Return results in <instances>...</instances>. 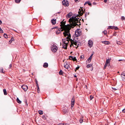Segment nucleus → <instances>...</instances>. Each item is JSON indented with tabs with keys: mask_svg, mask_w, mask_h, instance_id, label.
<instances>
[{
	"mask_svg": "<svg viewBox=\"0 0 125 125\" xmlns=\"http://www.w3.org/2000/svg\"><path fill=\"white\" fill-rule=\"evenodd\" d=\"M79 17H80L79 15H77L76 16H73L71 18H70L69 20V21L70 23V24L72 28H73L74 27L76 26L77 25L78 26L79 25L77 24V23L79 22L80 23L79 25H80V21H79Z\"/></svg>",
	"mask_w": 125,
	"mask_h": 125,
	"instance_id": "1",
	"label": "nucleus"
},
{
	"mask_svg": "<svg viewBox=\"0 0 125 125\" xmlns=\"http://www.w3.org/2000/svg\"><path fill=\"white\" fill-rule=\"evenodd\" d=\"M63 34L65 37L67 36L66 38L67 39V41H70V39L71 37V34L70 33L69 31H65V32H63Z\"/></svg>",
	"mask_w": 125,
	"mask_h": 125,
	"instance_id": "2",
	"label": "nucleus"
},
{
	"mask_svg": "<svg viewBox=\"0 0 125 125\" xmlns=\"http://www.w3.org/2000/svg\"><path fill=\"white\" fill-rule=\"evenodd\" d=\"M63 34L65 37L67 36L66 38L67 39V41H70V39L71 37V34L70 33L69 31H65V32H63Z\"/></svg>",
	"mask_w": 125,
	"mask_h": 125,
	"instance_id": "3",
	"label": "nucleus"
},
{
	"mask_svg": "<svg viewBox=\"0 0 125 125\" xmlns=\"http://www.w3.org/2000/svg\"><path fill=\"white\" fill-rule=\"evenodd\" d=\"M64 20L63 21H62L60 22L61 24L60 25L61 26V29H63L64 28L65 26V24L66 23V21H64Z\"/></svg>",
	"mask_w": 125,
	"mask_h": 125,
	"instance_id": "4",
	"label": "nucleus"
},
{
	"mask_svg": "<svg viewBox=\"0 0 125 125\" xmlns=\"http://www.w3.org/2000/svg\"><path fill=\"white\" fill-rule=\"evenodd\" d=\"M85 10H83V9L82 8H81V9H80L78 11V13L80 15L82 16L83 14L84 13Z\"/></svg>",
	"mask_w": 125,
	"mask_h": 125,
	"instance_id": "5",
	"label": "nucleus"
},
{
	"mask_svg": "<svg viewBox=\"0 0 125 125\" xmlns=\"http://www.w3.org/2000/svg\"><path fill=\"white\" fill-rule=\"evenodd\" d=\"M53 46L51 49V50L53 52H55L57 50L58 48L56 45H53Z\"/></svg>",
	"mask_w": 125,
	"mask_h": 125,
	"instance_id": "6",
	"label": "nucleus"
},
{
	"mask_svg": "<svg viewBox=\"0 0 125 125\" xmlns=\"http://www.w3.org/2000/svg\"><path fill=\"white\" fill-rule=\"evenodd\" d=\"M62 4L63 5L65 6H69V3L67 1L63 0L62 2Z\"/></svg>",
	"mask_w": 125,
	"mask_h": 125,
	"instance_id": "7",
	"label": "nucleus"
},
{
	"mask_svg": "<svg viewBox=\"0 0 125 125\" xmlns=\"http://www.w3.org/2000/svg\"><path fill=\"white\" fill-rule=\"evenodd\" d=\"M21 87L25 91H26L28 88L27 86L25 85H23Z\"/></svg>",
	"mask_w": 125,
	"mask_h": 125,
	"instance_id": "8",
	"label": "nucleus"
},
{
	"mask_svg": "<svg viewBox=\"0 0 125 125\" xmlns=\"http://www.w3.org/2000/svg\"><path fill=\"white\" fill-rule=\"evenodd\" d=\"M75 36L76 37H78L80 36L81 34V32L78 31H76L75 32Z\"/></svg>",
	"mask_w": 125,
	"mask_h": 125,
	"instance_id": "9",
	"label": "nucleus"
},
{
	"mask_svg": "<svg viewBox=\"0 0 125 125\" xmlns=\"http://www.w3.org/2000/svg\"><path fill=\"white\" fill-rule=\"evenodd\" d=\"M75 101V100L74 98V97L72 98V99L71 100V107H73V106L74 102Z\"/></svg>",
	"mask_w": 125,
	"mask_h": 125,
	"instance_id": "10",
	"label": "nucleus"
},
{
	"mask_svg": "<svg viewBox=\"0 0 125 125\" xmlns=\"http://www.w3.org/2000/svg\"><path fill=\"white\" fill-rule=\"evenodd\" d=\"M70 41H72L73 44L77 46L78 42L77 41L75 40H72V39H70Z\"/></svg>",
	"mask_w": 125,
	"mask_h": 125,
	"instance_id": "11",
	"label": "nucleus"
},
{
	"mask_svg": "<svg viewBox=\"0 0 125 125\" xmlns=\"http://www.w3.org/2000/svg\"><path fill=\"white\" fill-rule=\"evenodd\" d=\"M93 55V54H91L90 57L87 59L86 62L88 63H89L91 61V60L92 58V56Z\"/></svg>",
	"mask_w": 125,
	"mask_h": 125,
	"instance_id": "12",
	"label": "nucleus"
},
{
	"mask_svg": "<svg viewBox=\"0 0 125 125\" xmlns=\"http://www.w3.org/2000/svg\"><path fill=\"white\" fill-rule=\"evenodd\" d=\"M88 44L89 47H91L92 46L93 42L91 40H89L88 41Z\"/></svg>",
	"mask_w": 125,
	"mask_h": 125,
	"instance_id": "13",
	"label": "nucleus"
},
{
	"mask_svg": "<svg viewBox=\"0 0 125 125\" xmlns=\"http://www.w3.org/2000/svg\"><path fill=\"white\" fill-rule=\"evenodd\" d=\"M67 43L64 44H62L63 48H64L65 49H67V46L68 44V43L69 42V41Z\"/></svg>",
	"mask_w": 125,
	"mask_h": 125,
	"instance_id": "14",
	"label": "nucleus"
},
{
	"mask_svg": "<svg viewBox=\"0 0 125 125\" xmlns=\"http://www.w3.org/2000/svg\"><path fill=\"white\" fill-rule=\"evenodd\" d=\"M65 63L64 64H65ZM64 67L66 69H68L69 68V65L68 64V62H66V64H64Z\"/></svg>",
	"mask_w": 125,
	"mask_h": 125,
	"instance_id": "15",
	"label": "nucleus"
},
{
	"mask_svg": "<svg viewBox=\"0 0 125 125\" xmlns=\"http://www.w3.org/2000/svg\"><path fill=\"white\" fill-rule=\"evenodd\" d=\"M72 14H73L72 12H70L67 15L66 17L67 18H70L71 17Z\"/></svg>",
	"mask_w": 125,
	"mask_h": 125,
	"instance_id": "16",
	"label": "nucleus"
},
{
	"mask_svg": "<svg viewBox=\"0 0 125 125\" xmlns=\"http://www.w3.org/2000/svg\"><path fill=\"white\" fill-rule=\"evenodd\" d=\"M111 60V58L110 59H107L106 60V62L105 63L107 65L109 64L110 65V62Z\"/></svg>",
	"mask_w": 125,
	"mask_h": 125,
	"instance_id": "17",
	"label": "nucleus"
},
{
	"mask_svg": "<svg viewBox=\"0 0 125 125\" xmlns=\"http://www.w3.org/2000/svg\"><path fill=\"white\" fill-rule=\"evenodd\" d=\"M87 4H88L91 7L92 6V4L89 1H87L86 2H85L84 4V5H85Z\"/></svg>",
	"mask_w": 125,
	"mask_h": 125,
	"instance_id": "18",
	"label": "nucleus"
},
{
	"mask_svg": "<svg viewBox=\"0 0 125 125\" xmlns=\"http://www.w3.org/2000/svg\"><path fill=\"white\" fill-rule=\"evenodd\" d=\"M56 19H52L51 20V22L53 25H54L56 23Z\"/></svg>",
	"mask_w": 125,
	"mask_h": 125,
	"instance_id": "19",
	"label": "nucleus"
},
{
	"mask_svg": "<svg viewBox=\"0 0 125 125\" xmlns=\"http://www.w3.org/2000/svg\"><path fill=\"white\" fill-rule=\"evenodd\" d=\"M43 66L44 68H46L48 66V64L47 62H45L44 63Z\"/></svg>",
	"mask_w": 125,
	"mask_h": 125,
	"instance_id": "20",
	"label": "nucleus"
},
{
	"mask_svg": "<svg viewBox=\"0 0 125 125\" xmlns=\"http://www.w3.org/2000/svg\"><path fill=\"white\" fill-rule=\"evenodd\" d=\"M103 43L105 44H109L110 43V42L108 41H103Z\"/></svg>",
	"mask_w": 125,
	"mask_h": 125,
	"instance_id": "21",
	"label": "nucleus"
},
{
	"mask_svg": "<svg viewBox=\"0 0 125 125\" xmlns=\"http://www.w3.org/2000/svg\"><path fill=\"white\" fill-rule=\"evenodd\" d=\"M17 102L19 104H20L21 103V101H20L18 98H17L16 99Z\"/></svg>",
	"mask_w": 125,
	"mask_h": 125,
	"instance_id": "22",
	"label": "nucleus"
},
{
	"mask_svg": "<svg viewBox=\"0 0 125 125\" xmlns=\"http://www.w3.org/2000/svg\"><path fill=\"white\" fill-rule=\"evenodd\" d=\"M67 39H66V38H65V39H62V41L63 42L64 44L67 43H66V41H67Z\"/></svg>",
	"mask_w": 125,
	"mask_h": 125,
	"instance_id": "23",
	"label": "nucleus"
},
{
	"mask_svg": "<svg viewBox=\"0 0 125 125\" xmlns=\"http://www.w3.org/2000/svg\"><path fill=\"white\" fill-rule=\"evenodd\" d=\"M63 111L64 114L67 113L68 112L65 109H64L63 110Z\"/></svg>",
	"mask_w": 125,
	"mask_h": 125,
	"instance_id": "24",
	"label": "nucleus"
},
{
	"mask_svg": "<svg viewBox=\"0 0 125 125\" xmlns=\"http://www.w3.org/2000/svg\"><path fill=\"white\" fill-rule=\"evenodd\" d=\"M3 92L4 94L5 95H7V93L5 89H3Z\"/></svg>",
	"mask_w": 125,
	"mask_h": 125,
	"instance_id": "25",
	"label": "nucleus"
},
{
	"mask_svg": "<svg viewBox=\"0 0 125 125\" xmlns=\"http://www.w3.org/2000/svg\"><path fill=\"white\" fill-rule=\"evenodd\" d=\"M63 72L61 70L59 72V74L60 75H62Z\"/></svg>",
	"mask_w": 125,
	"mask_h": 125,
	"instance_id": "26",
	"label": "nucleus"
},
{
	"mask_svg": "<svg viewBox=\"0 0 125 125\" xmlns=\"http://www.w3.org/2000/svg\"><path fill=\"white\" fill-rule=\"evenodd\" d=\"M38 113L39 114L41 115H42L43 114V111L41 110L39 111Z\"/></svg>",
	"mask_w": 125,
	"mask_h": 125,
	"instance_id": "27",
	"label": "nucleus"
},
{
	"mask_svg": "<svg viewBox=\"0 0 125 125\" xmlns=\"http://www.w3.org/2000/svg\"><path fill=\"white\" fill-rule=\"evenodd\" d=\"M92 64H88L87 65L86 67L88 68H89L91 67L92 66Z\"/></svg>",
	"mask_w": 125,
	"mask_h": 125,
	"instance_id": "28",
	"label": "nucleus"
},
{
	"mask_svg": "<svg viewBox=\"0 0 125 125\" xmlns=\"http://www.w3.org/2000/svg\"><path fill=\"white\" fill-rule=\"evenodd\" d=\"M14 40V38L13 37H12L10 40L9 41V43H11L12 42V41H13Z\"/></svg>",
	"mask_w": 125,
	"mask_h": 125,
	"instance_id": "29",
	"label": "nucleus"
},
{
	"mask_svg": "<svg viewBox=\"0 0 125 125\" xmlns=\"http://www.w3.org/2000/svg\"><path fill=\"white\" fill-rule=\"evenodd\" d=\"M114 28H115L114 26H109L108 28L109 29H113Z\"/></svg>",
	"mask_w": 125,
	"mask_h": 125,
	"instance_id": "30",
	"label": "nucleus"
},
{
	"mask_svg": "<svg viewBox=\"0 0 125 125\" xmlns=\"http://www.w3.org/2000/svg\"><path fill=\"white\" fill-rule=\"evenodd\" d=\"M5 71H3V70L2 68H1L0 69V73H5Z\"/></svg>",
	"mask_w": 125,
	"mask_h": 125,
	"instance_id": "31",
	"label": "nucleus"
},
{
	"mask_svg": "<svg viewBox=\"0 0 125 125\" xmlns=\"http://www.w3.org/2000/svg\"><path fill=\"white\" fill-rule=\"evenodd\" d=\"M61 28H59V29H58V30L59 31H57L56 32V33L57 34H59L61 32L60 31V30H61Z\"/></svg>",
	"mask_w": 125,
	"mask_h": 125,
	"instance_id": "32",
	"label": "nucleus"
},
{
	"mask_svg": "<svg viewBox=\"0 0 125 125\" xmlns=\"http://www.w3.org/2000/svg\"><path fill=\"white\" fill-rule=\"evenodd\" d=\"M110 66V65L109 64V65H107V64H106L105 63V64L104 65V69H105L106 68V66Z\"/></svg>",
	"mask_w": 125,
	"mask_h": 125,
	"instance_id": "33",
	"label": "nucleus"
},
{
	"mask_svg": "<svg viewBox=\"0 0 125 125\" xmlns=\"http://www.w3.org/2000/svg\"><path fill=\"white\" fill-rule=\"evenodd\" d=\"M36 86H37V88L38 92H38V90L39 89V86H38V83H36Z\"/></svg>",
	"mask_w": 125,
	"mask_h": 125,
	"instance_id": "34",
	"label": "nucleus"
},
{
	"mask_svg": "<svg viewBox=\"0 0 125 125\" xmlns=\"http://www.w3.org/2000/svg\"><path fill=\"white\" fill-rule=\"evenodd\" d=\"M121 77H122V79L124 81H125V76H123H123H122Z\"/></svg>",
	"mask_w": 125,
	"mask_h": 125,
	"instance_id": "35",
	"label": "nucleus"
},
{
	"mask_svg": "<svg viewBox=\"0 0 125 125\" xmlns=\"http://www.w3.org/2000/svg\"><path fill=\"white\" fill-rule=\"evenodd\" d=\"M80 59H84V56L83 55H82L80 57Z\"/></svg>",
	"mask_w": 125,
	"mask_h": 125,
	"instance_id": "36",
	"label": "nucleus"
},
{
	"mask_svg": "<svg viewBox=\"0 0 125 125\" xmlns=\"http://www.w3.org/2000/svg\"><path fill=\"white\" fill-rule=\"evenodd\" d=\"M71 41V44L70 45V47H71L72 45L73 46V43L72 41Z\"/></svg>",
	"mask_w": 125,
	"mask_h": 125,
	"instance_id": "37",
	"label": "nucleus"
},
{
	"mask_svg": "<svg viewBox=\"0 0 125 125\" xmlns=\"http://www.w3.org/2000/svg\"><path fill=\"white\" fill-rule=\"evenodd\" d=\"M102 32L103 33L104 35H106L107 33L106 31L105 30L104 31H103Z\"/></svg>",
	"mask_w": 125,
	"mask_h": 125,
	"instance_id": "38",
	"label": "nucleus"
},
{
	"mask_svg": "<svg viewBox=\"0 0 125 125\" xmlns=\"http://www.w3.org/2000/svg\"><path fill=\"white\" fill-rule=\"evenodd\" d=\"M4 37L6 38H8L7 35L6 34H4L3 35Z\"/></svg>",
	"mask_w": 125,
	"mask_h": 125,
	"instance_id": "39",
	"label": "nucleus"
},
{
	"mask_svg": "<svg viewBox=\"0 0 125 125\" xmlns=\"http://www.w3.org/2000/svg\"><path fill=\"white\" fill-rule=\"evenodd\" d=\"M21 0H15V2L17 3H19Z\"/></svg>",
	"mask_w": 125,
	"mask_h": 125,
	"instance_id": "40",
	"label": "nucleus"
},
{
	"mask_svg": "<svg viewBox=\"0 0 125 125\" xmlns=\"http://www.w3.org/2000/svg\"><path fill=\"white\" fill-rule=\"evenodd\" d=\"M73 57L71 56H69V59L70 60H73Z\"/></svg>",
	"mask_w": 125,
	"mask_h": 125,
	"instance_id": "41",
	"label": "nucleus"
},
{
	"mask_svg": "<svg viewBox=\"0 0 125 125\" xmlns=\"http://www.w3.org/2000/svg\"><path fill=\"white\" fill-rule=\"evenodd\" d=\"M80 44V42H78V43H77V47H76V48L77 49L79 46Z\"/></svg>",
	"mask_w": 125,
	"mask_h": 125,
	"instance_id": "42",
	"label": "nucleus"
},
{
	"mask_svg": "<svg viewBox=\"0 0 125 125\" xmlns=\"http://www.w3.org/2000/svg\"><path fill=\"white\" fill-rule=\"evenodd\" d=\"M78 66L76 68V69L75 70V72H76V70H78L80 68V67L78 66Z\"/></svg>",
	"mask_w": 125,
	"mask_h": 125,
	"instance_id": "43",
	"label": "nucleus"
},
{
	"mask_svg": "<svg viewBox=\"0 0 125 125\" xmlns=\"http://www.w3.org/2000/svg\"><path fill=\"white\" fill-rule=\"evenodd\" d=\"M122 75L124 76H125V71H124L122 72L121 75Z\"/></svg>",
	"mask_w": 125,
	"mask_h": 125,
	"instance_id": "44",
	"label": "nucleus"
},
{
	"mask_svg": "<svg viewBox=\"0 0 125 125\" xmlns=\"http://www.w3.org/2000/svg\"><path fill=\"white\" fill-rule=\"evenodd\" d=\"M73 61H77V59H76L75 57H74L73 58Z\"/></svg>",
	"mask_w": 125,
	"mask_h": 125,
	"instance_id": "45",
	"label": "nucleus"
},
{
	"mask_svg": "<svg viewBox=\"0 0 125 125\" xmlns=\"http://www.w3.org/2000/svg\"><path fill=\"white\" fill-rule=\"evenodd\" d=\"M42 118L43 119H44L45 120L46 119V117L44 115H43L42 116Z\"/></svg>",
	"mask_w": 125,
	"mask_h": 125,
	"instance_id": "46",
	"label": "nucleus"
},
{
	"mask_svg": "<svg viewBox=\"0 0 125 125\" xmlns=\"http://www.w3.org/2000/svg\"><path fill=\"white\" fill-rule=\"evenodd\" d=\"M121 19L122 20H125V17L124 16H122L121 17Z\"/></svg>",
	"mask_w": 125,
	"mask_h": 125,
	"instance_id": "47",
	"label": "nucleus"
},
{
	"mask_svg": "<svg viewBox=\"0 0 125 125\" xmlns=\"http://www.w3.org/2000/svg\"><path fill=\"white\" fill-rule=\"evenodd\" d=\"M81 123H82L83 122V120L82 119L80 120L79 121Z\"/></svg>",
	"mask_w": 125,
	"mask_h": 125,
	"instance_id": "48",
	"label": "nucleus"
},
{
	"mask_svg": "<svg viewBox=\"0 0 125 125\" xmlns=\"http://www.w3.org/2000/svg\"><path fill=\"white\" fill-rule=\"evenodd\" d=\"M93 98L94 97L93 96H92L91 95L90 96V100H92Z\"/></svg>",
	"mask_w": 125,
	"mask_h": 125,
	"instance_id": "49",
	"label": "nucleus"
},
{
	"mask_svg": "<svg viewBox=\"0 0 125 125\" xmlns=\"http://www.w3.org/2000/svg\"><path fill=\"white\" fill-rule=\"evenodd\" d=\"M89 14V13H86L85 14V17H86V16L87 15H88Z\"/></svg>",
	"mask_w": 125,
	"mask_h": 125,
	"instance_id": "50",
	"label": "nucleus"
},
{
	"mask_svg": "<svg viewBox=\"0 0 125 125\" xmlns=\"http://www.w3.org/2000/svg\"><path fill=\"white\" fill-rule=\"evenodd\" d=\"M12 66V64H10L9 65V69H10L11 68V67Z\"/></svg>",
	"mask_w": 125,
	"mask_h": 125,
	"instance_id": "51",
	"label": "nucleus"
},
{
	"mask_svg": "<svg viewBox=\"0 0 125 125\" xmlns=\"http://www.w3.org/2000/svg\"><path fill=\"white\" fill-rule=\"evenodd\" d=\"M114 29H115L116 30H117L118 29V28L117 27L115 26V28H114Z\"/></svg>",
	"mask_w": 125,
	"mask_h": 125,
	"instance_id": "52",
	"label": "nucleus"
},
{
	"mask_svg": "<svg viewBox=\"0 0 125 125\" xmlns=\"http://www.w3.org/2000/svg\"><path fill=\"white\" fill-rule=\"evenodd\" d=\"M3 33V32L2 30L0 28V33Z\"/></svg>",
	"mask_w": 125,
	"mask_h": 125,
	"instance_id": "53",
	"label": "nucleus"
},
{
	"mask_svg": "<svg viewBox=\"0 0 125 125\" xmlns=\"http://www.w3.org/2000/svg\"><path fill=\"white\" fill-rule=\"evenodd\" d=\"M96 4L97 3H96L95 2H93V4L94 5H96Z\"/></svg>",
	"mask_w": 125,
	"mask_h": 125,
	"instance_id": "54",
	"label": "nucleus"
},
{
	"mask_svg": "<svg viewBox=\"0 0 125 125\" xmlns=\"http://www.w3.org/2000/svg\"><path fill=\"white\" fill-rule=\"evenodd\" d=\"M59 125H64V124L63 123H61L59 124Z\"/></svg>",
	"mask_w": 125,
	"mask_h": 125,
	"instance_id": "55",
	"label": "nucleus"
},
{
	"mask_svg": "<svg viewBox=\"0 0 125 125\" xmlns=\"http://www.w3.org/2000/svg\"><path fill=\"white\" fill-rule=\"evenodd\" d=\"M122 112L123 113L125 112V109H124L122 110Z\"/></svg>",
	"mask_w": 125,
	"mask_h": 125,
	"instance_id": "56",
	"label": "nucleus"
},
{
	"mask_svg": "<svg viewBox=\"0 0 125 125\" xmlns=\"http://www.w3.org/2000/svg\"><path fill=\"white\" fill-rule=\"evenodd\" d=\"M112 88L113 89V90H114L115 91V90H117V89L115 88H114L112 87Z\"/></svg>",
	"mask_w": 125,
	"mask_h": 125,
	"instance_id": "57",
	"label": "nucleus"
},
{
	"mask_svg": "<svg viewBox=\"0 0 125 125\" xmlns=\"http://www.w3.org/2000/svg\"><path fill=\"white\" fill-rule=\"evenodd\" d=\"M113 35L114 36H116V34L115 32L114 33Z\"/></svg>",
	"mask_w": 125,
	"mask_h": 125,
	"instance_id": "58",
	"label": "nucleus"
},
{
	"mask_svg": "<svg viewBox=\"0 0 125 125\" xmlns=\"http://www.w3.org/2000/svg\"><path fill=\"white\" fill-rule=\"evenodd\" d=\"M57 28V27H53L52 28V29H56V28Z\"/></svg>",
	"mask_w": 125,
	"mask_h": 125,
	"instance_id": "59",
	"label": "nucleus"
},
{
	"mask_svg": "<svg viewBox=\"0 0 125 125\" xmlns=\"http://www.w3.org/2000/svg\"><path fill=\"white\" fill-rule=\"evenodd\" d=\"M107 0H104V2L106 3L107 1Z\"/></svg>",
	"mask_w": 125,
	"mask_h": 125,
	"instance_id": "60",
	"label": "nucleus"
},
{
	"mask_svg": "<svg viewBox=\"0 0 125 125\" xmlns=\"http://www.w3.org/2000/svg\"><path fill=\"white\" fill-rule=\"evenodd\" d=\"M35 82H36V84L37 83H38V82L36 80Z\"/></svg>",
	"mask_w": 125,
	"mask_h": 125,
	"instance_id": "61",
	"label": "nucleus"
},
{
	"mask_svg": "<svg viewBox=\"0 0 125 125\" xmlns=\"http://www.w3.org/2000/svg\"><path fill=\"white\" fill-rule=\"evenodd\" d=\"M123 61V60H122V59H121V60H118V61Z\"/></svg>",
	"mask_w": 125,
	"mask_h": 125,
	"instance_id": "62",
	"label": "nucleus"
},
{
	"mask_svg": "<svg viewBox=\"0 0 125 125\" xmlns=\"http://www.w3.org/2000/svg\"><path fill=\"white\" fill-rule=\"evenodd\" d=\"M64 125H68V124H64Z\"/></svg>",
	"mask_w": 125,
	"mask_h": 125,
	"instance_id": "63",
	"label": "nucleus"
},
{
	"mask_svg": "<svg viewBox=\"0 0 125 125\" xmlns=\"http://www.w3.org/2000/svg\"><path fill=\"white\" fill-rule=\"evenodd\" d=\"M40 89H39L38 90V92H38V93H39V92H40Z\"/></svg>",
	"mask_w": 125,
	"mask_h": 125,
	"instance_id": "64",
	"label": "nucleus"
}]
</instances>
